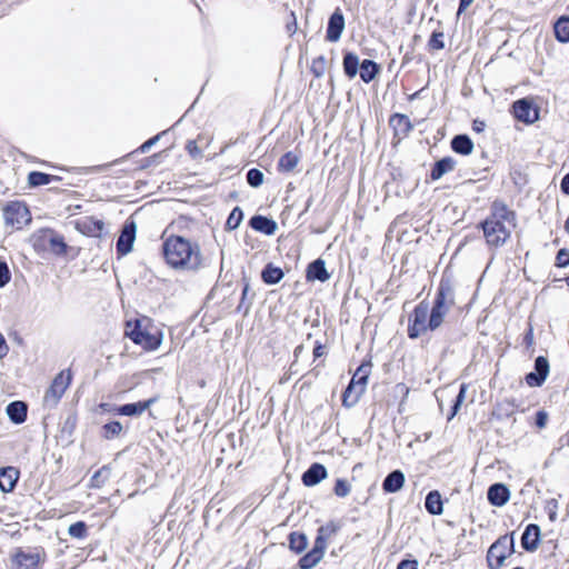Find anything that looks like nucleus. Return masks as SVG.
Masks as SVG:
<instances>
[{"label":"nucleus","mask_w":569,"mask_h":569,"mask_svg":"<svg viewBox=\"0 0 569 569\" xmlns=\"http://www.w3.org/2000/svg\"><path fill=\"white\" fill-rule=\"evenodd\" d=\"M516 228V214L503 203L495 202L490 217L482 223L485 238L490 246H503Z\"/></svg>","instance_id":"f257e3e1"},{"label":"nucleus","mask_w":569,"mask_h":569,"mask_svg":"<svg viewBox=\"0 0 569 569\" xmlns=\"http://www.w3.org/2000/svg\"><path fill=\"white\" fill-rule=\"evenodd\" d=\"M447 315L429 307L427 300L420 301L409 316L408 337L418 339L427 331H436L445 322Z\"/></svg>","instance_id":"f03ea898"},{"label":"nucleus","mask_w":569,"mask_h":569,"mask_svg":"<svg viewBox=\"0 0 569 569\" xmlns=\"http://www.w3.org/2000/svg\"><path fill=\"white\" fill-rule=\"evenodd\" d=\"M124 335L147 351L158 349L162 342V332L153 328L148 317L127 321Z\"/></svg>","instance_id":"7ed1b4c3"},{"label":"nucleus","mask_w":569,"mask_h":569,"mask_svg":"<svg viewBox=\"0 0 569 569\" xmlns=\"http://www.w3.org/2000/svg\"><path fill=\"white\" fill-rule=\"evenodd\" d=\"M47 560L46 550L42 547L14 548L10 553V569H42Z\"/></svg>","instance_id":"20e7f679"},{"label":"nucleus","mask_w":569,"mask_h":569,"mask_svg":"<svg viewBox=\"0 0 569 569\" xmlns=\"http://www.w3.org/2000/svg\"><path fill=\"white\" fill-rule=\"evenodd\" d=\"M370 370L371 363L363 362L355 372L349 385L342 393V405L346 408H351L359 401L361 395L365 392Z\"/></svg>","instance_id":"39448f33"},{"label":"nucleus","mask_w":569,"mask_h":569,"mask_svg":"<svg viewBox=\"0 0 569 569\" xmlns=\"http://www.w3.org/2000/svg\"><path fill=\"white\" fill-rule=\"evenodd\" d=\"M516 552L515 532L499 537L488 549L489 569H501L508 557Z\"/></svg>","instance_id":"423d86ee"},{"label":"nucleus","mask_w":569,"mask_h":569,"mask_svg":"<svg viewBox=\"0 0 569 569\" xmlns=\"http://www.w3.org/2000/svg\"><path fill=\"white\" fill-rule=\"evenodd\" d=\"M161 254L177 270H197L203 264L201 251H161Z\"/></svg>","instance_id":"0eeeda50"},{"label":"nucleus","mask_w":569,"mask_h":569,"mask_svg":"<svg viewBox=\"0 0 569 569\" xmlns=\"http://www.w3.org/2000/svg\"><path fill=\"white\" fill-rule=\"evenodd\" d=\"M72 375L70 370H62L52 380L50 387L47 389L43 403L48 408H53L58 405L66 390L70 386Z\"/></svg>","instance_id":"6e6552de"},{"label":"nucleus","mask_w":569,"mask_h":569,"mask_svg":"<svg viewBox=\"0 0 569 569\" xmlns=\"http://www.w3.org/2000/svg\"><path fill=\"white\" fill-rule=\"evenodd\" d=\"M3 219L7 226L21 229L31 221V214L23 202L11 201L3 208Z\"/></svg>","instance_id":"1a4fd4ad"},{"label":"nucleus","mask_w":569,"mask_h":569,"mask_svg":"<svg viewBox=\"0 0 569 569\" xmlns=\"http://www.w3.org/2000/svg\"><path fill=\"white\" fill-rule=\"evenodd\" d=\"M34 249H67L63 238L52 229H40L31 236Z\"/></svg>","instance_id":"9d476101"},{"label":"nucleus","mask_w":569,"mask_h":569,"mask_svg":"<svg viewBox=\"0 0 569 569\" xmlns=\"http://www.w3.org/2000/svg\"><path fill=\"white\" fill-rule=\"evenodd\" d=\"M512 112L518 121L526 124H532L539 119V109L528 98L515 101Z\"/></svg>","instance_id":"9b49d317"},{"label":"nucleus","mask_w":569,"mask_h":569,"mask_svg":"<svg viewBox=\"0 0 569 569\" xmlns=\"http://www.w3.org/2000/svg\"><path fill=\"white\" fill-rule=\"evenodd\" d=\"M550 371L549 361L546 357L539 356L535 360L533 371L526 375L525 381L529 387H541Z\"/></svg>","instance_id":"f8f14e48"},{"label":"nucleus","mask_w":569,"mask_h":569,"mask_svg":"<svg viewBox=\"0 0 569 569\" xmlns=\"http://www.w3.org/2000/svg\"><path fill=\"white\" fill-rule=\"evenodd\" d=\"M433 303L450 307L455 306V288L452 280L449 277H441L433 299Z\"/></svg>","instance_id":"ddd939ff"},{"label":"nucleus","mask_w":569,"mask_h":569,"mask_svg":"<svg viewBox=\"0 0 569 569\" xmlns=\"http://www.w3.org/2000/svg\"><path fill=\"white\" fill-rule=\"evenodd\" d=\"M157 398H150L144 401H138L132 403H124L121 406H116L112 411L119 416H128L136 417L142 415L147 409H149L154 402Z\"/></svg>","instance_id":"4468645a"},{"label":"nucleus","mask_w":569,"mask_h":569,"mask_svg":"<svg viewBox=\"0 0 569 569\" xmlns=\"http://www.w3.org/2000/svg\"><path fill=\"white\" fill-rule=\"evenodd\" d=\"M487 499L493 507H502L510 499V490L502 482L492 483L487 491Z\"/></svg>","instance_id":"2eb2a0df"},{"label":"nucleus","mask_w":569,"mask_h":569,"mask_svg":"<svg viewBox=\"0 0 569 569\" xmlns=\"http://www.w3.org/2000/svg\"><path fill=\"white\" fill-rule=\"evenodd\" d=\"M345 30V17L340 9H336V11L330 16L327 27V40L330 42H337Z\"/></svg>","instance_id":"dca6fc26"},{"label":"nucleus","mask_w":569,"mask_h":569,"mask_svg":"<svg viewBox=\"0 0 569 569\" xmlns=\"http://www.w3.org/2000/svg\"><path fill=\"white\" fill-rule=\"evenodd\" d=\"M77 226L82 233L89 237L100 238L104 233H107L104 222L92 217H87L82 219L81 221L78 222Z\"/></svg>","instance_id":"f3484780"},{"label":"nucleus","mask_w":569,"mask_h":569,"mask_svg":"<svg viewBox=\"0 0 569 569\" xmlns=\"http://www.w3.org/2000/svg\"><path fill=\"white\" fill-rule=\"evenodd\" d=\"M327 476V468L322 463L315 462L302 473L301 480L306 487H313L326 479Z\"/></svg>","instance_id":"a211bd4d"},{"label":"nucleus","mask_w":569,"mask_h":569,"mask_svg":"<svg viewBox=\"0 0 569 569\" xmlns=\"http://www.w3.org/2000/svg\"><path fill=\"white\" fill-rule=\"evenodd\" d=\"M540 527L536 523L528 525L521 537L522 548L528 552L537 550L540 543Z\"/></svg>","instance_id":"6ab92c4d"},{"label":"nucleus","mask_w":569,"mask_h":569,"mask_svg":"<svg viewBox=\"0 0 569 569\" xmlns=\"http://www.w3.org/2000/svg\"><path fill=\"white\" fill-rule=\"evenodd\" d=\"M331 274L326 268V261L322 258H318L310 262L307 267L306 278L308 281H320L326 282L330 279Z\"/></svg>","instance_id":"aec40b11"},{"label":"nucleus","mask_w":569,"mask_h":569,"mask_svg":"<svg viewBox=\"0 0 569 569\" xmlns=\"http://www.w3.org/2000/svg\"><path fill=\"white\" fill-rule=\"evenodd\" d=\"M325 550L326 548L321 547V543L313 542L312 549L299 559L298 567L300 569H312L323 558Z\"/></svg>","instance_id":"412c9836"},{"label":"nucleus","mask_w":569,"mask_h":569,"mask_svg":"<svg viewBox=\"0 0 569 569\" xmlns=\"http://www.w3.org/2000/svg\"><path fill=\"white\" fill-rule=\"evenodd\" d=\"M406 481L405 473L396 469L387 475L382 481V490L386 493H395L402 489Z\"/></svg>","instance_id":"4be33fe9"},{"label":"nucleus","mask_w":569,"mask_h":569,"mask_svg":"<svg viewBox=\"0 0 569 569\" xmlns=\"http://www.w3.org/2000/svg\"><path fill=\"white\" fill-rule=\"evenodd\" d=\"M136 233L137 223L133 220H127L118 239L117 249H132Z\"/></svg>","instance_id":"5701e85b"},{"label":"nucleus","mask_w":569,"mask_h":569,"mask_svg":"<svg viewBox=\"0 0 569 569\" xmlns=\"http://www.w3.org/2000/svg\"><path fill=\"white\" fill-rule=\"evenodd\" d=\"M19 479V470L14 467H6L0 469V490L10 492L14 489Z\"/></svg>","instance_id":"b1692460"},{"label":"nucleus","mask_w":569,"mask_h":569,"mask_svg":"<svg viewBox=\"0 0 569 569\" xmlns=\"http://www.w3.org/2000/svg\"><path fill=\"white\" fill-rule=\"evenodd\" d=\"M6 411L13 423L20 425L27 419L28 406L23 401L16 400L7 406Z\"/></svg>","instance_id":"393cba45"},{"label":"nucleus","mask_w":569,"mask_h":569,"mask_svg":"<svg viewBox=\"0 0 569 569\" xmlns=\"http://www.w3.org/2000/svg\"><path fill=\"white\" fill-rule=\"evenodd\" d=\"M426 510L432 516H440L443 512V502L438 490H431L427 493L425 500Z\"/></svg>","instance_id":"a878e982"},{"label":"nucleus","mask_w":569,"mask_h":569,"mask_svg":"<svg viewBox=\"0 0 569 569\" xmlns=\"http://www.w3.org/2000/svg\"><path fill=\"white\" fill-rule=\"evenodd\" d=\"M339 522L329 521L323 526H320L317 530L316 543H321V547L327 549V540L335 536L340 529Z\"/></svg>","instance_id":"bb28decb"},{"label":"nucleus","mask_w":569,"mask_h":569,"mask_svg":"<svg viewBox=\"0 0 569 569\" xmlns=\"http://www.w3.org/2000/svg\"><path fill=\"white\" fill-rule=\"evenodd\" d=\"M250 226L264 234H273L277 230V222L263 216H254L250 219Z\"/></svg>","instance_id":"cd10ccee"},{"label":"nucleus","mask_w":569,"mask_h":569,"mask_svg":"<svg viewBox=\"0 0 569 569\" xmlns=\"http://www.w3.org/2000/svg\"><path fill=\"white\" fill-rule=\"evenodd\" d=\"M456 167V161L451 157L442 158L437 161L431 170L430 177L432 180H439L446 173L451 172Z\"/></svg>","instance_id":"c85d7f7f"},{"label":"nucleus","mask_w":569,"mask_h":569,"mask_svg":"<svg viewBox=\"0 0 569 569\" xmlns=\"http://www.w3.org/2000/svg\"><path fill=\"white\" fill-rule=\"evenodd\" d=\"M284 277L281 268L273 266L272 263L266 264L261 271V279L266 284H277Z\"/></svg>","instance_id":"c756f323"},{"label":"nucleus","mask_w":569,"mask_h":569,"mask_svg":"<svg viewBox=\"0 0 569 569\" xmlns=\"http://www.w3.org/2000/svg\"><path fill=\"white\" fill-rule=\"evenodd\" d=\"M451 148L455 152L468 156L473 150V142L466 134L456 136L451 141Z\"/></svg>","instance_id":"7c9ffc66"},{"label":"nucleus","mask_w":569,"mask_h":569,"mask_svg":"<svg viewBox=\"0 0 569 569\" xmlns=\"http://www.w3.org/2000/svg\"><path fill=\"white\" fill-rule=\"evenodd\" d=\"M289 548L296 553H301L308 546V538L302 532H291L288 536Z\"/></svg>","instance_id":"2f4dec72"},{"label":"nucleus","mask_w":569,"mask_h":569,"mask_svg":"<svg viewBox=\"0 0 569 569\" xmlns=\"http://www.w3.org/2000/svg\"><path fill=\"white\" fill-rule=\"evenodd\" d=\"M555 34L558 41L569 42V17H560L555 23Z\"/></svg>","instance_id":"473e14b6"},{"label":"nucleus","mask_w":569,"mask_h":569,"mask_svg":"<svg viewBox=\"0 0 569 569\" xmlns=\"http://www.w3.org/2000/svg\"><path fill=\"white\" fill-rule=\"evenodd\" d=\"M378 72V64L371 60H363L360 64V78L365 82H370L375 79Z\"/></svg>","instance_id":"72a5a7b5"},{"label":"nucleus","mask_w":569,"mask_h":569,"mask_svg":"<svg viewBox=\"0 0 569 569\" xmlns=\"http://www.w3.org/2000/svg\"><path fill=\"white\" fill-rule=\"evenodd\" d=\"M359 68V58L356 53L348 52L343 58V70L349 78L356 77Z\"/></svg>","instance_id":"f704fd0d"},{"label":"nucleus","mask_w":569,"mask_h":569,"mask_svg":"<svg viewBox=\"0 0 569 569\" xmlns=\"http://www.w3.org/2000/svg\"><path fill=\"white\" fill-rule=\"evenodd\" d=\"M111 468L109 466H103L99 470H97L90 479V486L92 488H101L110 478Z\"/></svg>","instance_id":"c9c22d12"},{"label":"nucleus","mask_w":569,"mask_h":569,"mask_svg":"<svg viewBox=\"0 0 569 569\" xmlns=\"http://www.w3.org/2000/svg\"><path fill=\"white\" fill-rule=\"evenodd\" d=\"M299 157L296 153L289 151L279 159L278 168L280 171L289 172L297 167Z\"/></svg>","instance_id":"e433bc0d"},{"label":"nucleus","mask_w":569,"mask_h":569,"mask_svg":"<svg viewBox=\"0 0 569 569\" xmlns=\"http://www.w3.org/2000/svg\"><path fill=\"white\" fill-rule=\"evenodd\" d=\"M122 425L121 422L114 420V421H110V422H107L102 426V432H101V436L107 439V440H110V439H113L116 437H119L120 433L122 432Z\"/></svg>","instance_id":"4c0bfd02"},{"label":"nucleus","mask_w":569,"mask_h":569,"mask_svg":"<svg viewBox=\"0 0 569 569\" xmlns=\"http://www.w3.org/2000/svg\"><path fill=\"white\" fill-rule=\"evenodd\" d=\"M466 392H467V385L466 383H462L459 388V392L458 395L456 396L455 400H453V403L451 406V410H450V415L448 416V421H450L451 419H453L457 413L459 412L460 408H461V405L465 401V398H466Z\"/></svg>","instance_id":"58836bf2"},{"label":"nucleus","mask_w":569,"mask_h":569,"mask_svg":"<svg viewBox=\"0 0 569 569\" xmlns=\"http://www.w3.org/2000/svg\"><path fill=\"white\" fill-rule=\"evenodd\" d=\"M52 176L39 171H32L28 176V182L31 187L48 184L52 181Z\"/></svg>","instance_id":"ea45409f"},{"label":"nucleus","mask_w":569,"mask_h":569,"mask_svg":"<svg viewBox=\"0 0 569 569\" xmlns=\"http://www.w3.org/2000/svg\"><path fill=\"white\" fill-rule=\"evenodd\" d=\"M166 250L169 249H192L191 243L184 239L183 237L177 236V237H170L166 240L163 243V248Z\"/></svg>","instance_id":"a19ab883"},{"label":"nucleus","mask_w":569,"mask_h":569,"mask_svg":"<svg viewBox=\"0 0 569 569\" xmlns=\"http://www.w3.org/2000/svg\"><path fill=\"white\" fill-rule=\"evenodd\" d=\"M249 283H246L242 288L241 299L237 307L238 312H242L243 316H247L250 311L251 305H252V297L249 299Z\"/></svg>","instance_id":"79ce46f5"},{"label":"nucleus","mask_w":569,"mask_h":569,"mask_svg":"<svg viewBox=\"0 0 569 569\" xmlns=\"http://www.w3.org/2000/svg\"><path fill=\"white\" fill-rule=\"evenodd\" d=\"M68 532L72 538L83 539L88 535V526L84 521H77L69 526Z\"/></svg>","instance_id":"37998d69"},{"label":"nucleus","mask_w":569,"mask_h":569,"mask_svg":"<svg viewBox=\"0 0 569 569\" xmlns=\"http://www.w3.org/2000/svg\"><path fill=\"white\" fill-rule=\"evenodd\" d=\"M242 219H243L242 210L239 207H236L229 214L226 226L228 229L234 230L240 226Z\"/></svg>","instance_id":"c03bdc74"},{"label":"nucleus","mask_w":569,"mask_h":569,"mask_svg":"<svg viewBox=\"0 0 569 569\" xmlns=\"http://www.w3.org/2000/svg\"><path fill=\"white\" fill-rule=\"evenodd\" d=\"M350 491H351V487L347 480L341 479V478L337 479L335 488H333V492L336 496H338L340 498H345L350 493Z\"/></svg>","instance_id":"a18cd8bd"},{"label":"nucleus","mask_w":569,"mask_h":569,"mask_svg":"<svg viewBox=\"0 0 569 569\" xmlns=\"http://www.w3.org/2000/svg\"><path fill=\"white\" fill-rule=\"evenodd\" d=\"M247 181L251 187H259L263 182V173L258 169H250L247 173Z\"/></svg>","instance_id":"49530a36"},{"label":"nucleus","mask_w":569,"mask_h":569,"mask_svg":"<svg viewBox=\"0 0 569 569\" xmlns=\"http://www.w3.org/2000/svg\"><path fill=\"white\" fill-rule=\"evenodd\" d=\"M11 280V272L6 261H0V288L6 287Z\"/></svg>","instance_id":"de8ad7c7"},{"label":"nucleus","mask_w":569,"mask_h":569,"mask_svg":"<svg viewBox=\"0 0 569 569\" xmlns=\"http://www.w3.org/2000/svg\"><path fill=\"white\" fill-rule=\"evenodd\" d=\"M429 47L435 50H440L445 47L443 33H433L429 40Z\"/></svg>","instance_id":"09e8293b"},{"label":"nucleus","mask_w":569,"mask_h":569,"mask_svg":"<svg viewBox=\"0 0 569 569\" xmlns=\"http://www.w3.org/2000/svg\"><path fill=\"white\" fill-rule=\"evenodd\" d=\"M546 509L548 512V517L551 521L557 520V511H558V501L556 499H550L547 501Z\"/></svg>","instance_id":"8fccbe9b"},{"label":"nucleus","mask_w":569,"mask_h":569,"mask_svg":"<svg viewBox=\"0 0 569 569\" xmlns=\"http://www.w3.org/2000/svg\"><path fill=\"white\" fill-rule=\"evenodd\" d=\"M556 266L560 268L569 266V251H558L556 257Z\"/></svg>","instance_id":"3c124183"},{"label":"nucleus","mask_w":569,"mask_h":569,"mask_svg":"<svg viewBox=\"0 0 569 569\" xmlns=\"http://www.w3.org/2000/svg\"><path fill=\"white\" fill-rule=\"evenodd\" d=\"M548 421V413L543 410H539L536 413L535 423L538 428L542 429L546 427Z\"/></svg>","instance_id":"603ef678"},{"label":"nucleus","mask_w":569,"mask_h":569,"mask_svg":"<svg viewBox=\"0 0 569 569\" xmlns=\"http://www.w3.org/2000/svg\"><path fill=\"white\" fill-rule=\"evenodd\" d=\"M418 566H419V563L415 559H412V560L403 559L398 563L397 569H418Z\"/></svg>","instance_id":"864d4df0"},{"label":"nucleus","mask_w":569,"mask_h":569,"mask_svg":"<svg viewBox=\"0 0 569 569\" xmlns=\"http://www.w3.org/2000/svg\"><path fill=\"white\" fill-rule=\"evenodd\" d=\"M76 422H77L76 417L69 416L64 421L62 431H67L70 435L76 427Z\"/></svg>","instance_id":"5fc2aeb1"},{"label":"nucleus","mask_w":569,"mask_h":569,"mask_svg":"<svg viewBox=\"0 0 569 569\" xmlns=\"http://www.w3.org/2000/svg\"><path fill=\"white\" fill-rule=\"evenodd\" d=\"M186 149L188 150V152L193 157V158H197L200 156V150L197 146V142L191 140V141H188L187 146H186Z\"/></svg>","instance_id":"6e6d98bb"},{"label":"nucleus","mask_w":569,"mask_h":569,"mask_svg":"<svg viewBox=\"0 0 569 569\" xmlns=\"http://www.w3.org/2000/svg\"><path fill=\"white\" fill-rule=\"evenodd\" d=\"M392 122H396L398 126H406V127H410V121L408 119V117L403 116V114H396L395 117H392L391 119Z\"/></svg>","instance_id":"4d7b16f0"},{"label":"nucleus","mask_w":569,"mask_h":569,"mask_svg":"<svg viewBox=\"0 0 569 569\" xmlns=\"http://www.w3.org/2000/svg\"><path fill=\"white\" fill-rule=\"evenodd\" d=\"M161 134H157L153 138L149 139L144 143L141 144L140 150L141 152H147L160 138Z\"/></svg>","instance_id":"13d9d810"},{"label":"nucleus","mask_w":569,"mask_h":569,"mask_svg":"<svg viewBox=\"0 0 569 569\" xmlns=\"http://www.w3.org/2000/svg\"><path fill=\"white\" fill-rule=\"evenodd\" d=\"M523 343L527 347H531L533 345V329L531 326H529L527 332L525 333Z\"/></svg>","instance_id":"bf43d9fd"},{"label":"nucleus","mask_w":569,"mask_h":569,"mask_svg":"<svg viewBox=\"0 0 569 569\" xmlns=\"http://www.w3.org/2000/svg\"><path fill=\"white\" fill-rule=\"evenodd\" d=\"M9 347L2 333L0 332V359L7 356Z\"/></svg>","instance_id":"052dcab7"},{"label":"nucleus","mask_w":569,"mask_h":569,"mask_svg":"<svg viewBox=\"0 0 569 569\" xmlns=\"http://www.w3.org/2000/svg\"><path fill=\"white\" fill-rule=\"evenodd\" d=\"M325 355V346L317 341L316 345H315V348H313V357L317 359V358H320Z\"/></svg>","instance_id":"680f3d73"},{"label":"nucleus","mask_w":569,"mask_h":569,"mask_svg":"<svg viewBox=\"0 0 569 569\" xmlns=\"http://www.w3.org/2000/svg\"><path fill=\"white\" fill-rule=\"evenodd\" d=\"M560 188H561L563 193L569 194V173H567L562 178L561 183H560Z\"/></svg>","instance_id":"e2e57ef3"},{"label":"nucleus","mask_w":569,"mask_h":569,"mask_svg":"<svg viewBox=\"0 0 569 569\" xmlns=\"http://www.w3.org/2000/svg\"><path fill=\"white\" fill-rule=\"evenodd\" d=\"M475 0H460L458 16L461 14Z\"/></svg>","instance_id":"0e129e2a"},{"label":"nucleus","mask_w":569,"mask_h":569,"mask_svg":"<svg viewBox=\"0 0 569 569\" xmlns=\"http://www.w3.org/2000/svg\"><path fill=\"white\" fill-rule=\"evenodd\" d=\"M431 308L438 310L439 312L448 315V312L450 311V309L452 307H450V306H441V305H438V303H432Z\"/></svg>","instance_id":"69168bd1"},{"label":"nucleus","mask_w":569,"mask_h":569,"mask_svg":"<svg viewBox=\"0 0 569 569\" xmlns=\"http://www.w3.org/2000/svg\"><path fill=\"white\" fill-rule=\"evenodd\" d=\"M302 350H303V346L300 345V346L296 347L295 357H299V355H301Z\"/></svg>","instance_id":"338daca9"},{"label":"nucleus","mask_w":569,"mask_h":569,"mask_svg":"<svg viewBox=\"0 0 569 569\" xmlns=\"http://www.w3.org/2000/svg\"><path fill=\"white\" fill-rule=\"evenodd\" d=\"M130 251H127V250H123V251H118V259L122 258L123 256H126L127 253H129Z\"/></svg>","instance_id":"774afa93"}]
</instances>
